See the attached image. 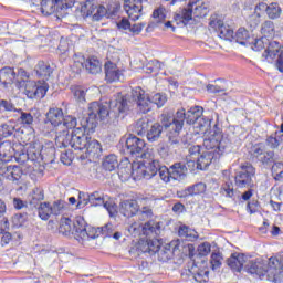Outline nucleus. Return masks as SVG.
I'll return each mask as SVG.
<instances>
[{"instance_id": "obj_1", "label": "nucleus", "mask_w": 283, "mask_h": 283, "mask_svg": "<svg viewBox=\"0 0 283 283\" xmlns=\"http://www.w3.org/2000/svg\"><path fill=\"white\" fill-rule=\"evenodd\" d=\"M129 114V104L127 97L119 96L105 106L98 102H92L88 105V116L81 119L82 128H76L70 134L62 130L56 134L55 144L57 147H72L75 151L85 150V157L88 160H98L103 154V146L96 139L85 135V132L96 129L98 120H112L125 118Z\"/></svg>"}, {"instance_id": "obj_2", "label": "nucleus", "mask_w": 283, "mask_h": 283, "mask_svg": "<svg viewBox=\"0 0 283 283\" xmlns=\"http://www.w3.org/2000/svg\"><path fill=\"white\" fill-rule=\"evenodd\" d=\"M81 11L85 17H93V21H101L103 17H116L120 11V2L116 0H103L98 4L96 0H86Z\"/></svg>"}, {"instance_id": "obj_3", "label": "nucleus", "mask_w": 283, "mask_h": 283, "mask_svg": "<svg viewBox=\"0 0 283 283\" xmlns=\"http://www.w3.org/2000/svg\"><path fill=\"white\" fill-rule=\"evenodd\" d=\"M202 114H205V108L202 106H192L187 112L185 108L177 111L174 118L175 133L174 135H168L169 143L171 145H178V143H180V132H182V127H185V120L187 125H196V123L202 118Z\"/></svg>"}, {"instance_id": "obj_4", "label": "nucleus", "mask_w": 283, "mask_h": 283, "mask_svg": "<svg viewBox=\"0 0 283 283\" xmlns=\"http://www.w3.org/2000/svg\"><path fill=\"white\" fill-rule=\"evenodd\" d=\"M132 96L134 101H136L137 107L142 114H149V112H151L153 103L157 105V107H163V105L167 103V97L160 93L155 94L151 101L149 95L140 86H137L132 91Z\"/></svg>"}, {"instance_id": "obj_5", "label": "nucleus", "mask_w": 283, "mask_h": 283, "mask_svg": "<svg viewBox=\"0 0 283 283\" xmlns=\"http://www.w3.org/2000/svg\"><path fill=\"white\" fill-rule=\"evenodd\" d=\"M77 224H82V227L77 230L76 240L82 244L84 242H88V240H96L99 235H103V238H112V224H106L102 228H94L92 226H87L85 219H80Z\"/></svg>"}, {"instance_id": "obj_6", "label": "nucleus", "mask_w": 283, "mask_h": 283, "mask_svg": "<svg viewBox=\"0 0 283 283\" xmlns=\"http://www.w3.org/2000/svg\"><path fill=\"white\" fill-rule=\"evenodd\" d=\"M203 147L207 151H216L220 157L231 149V139L224 137L221 132L213 130L210 136L203 139Z\"/></svg>"}, {"instance_id": "obj_7", "label": "nucleus", "mask_w": 283, "mask_h": 283, "mask_svg": "<svg viewBox=\"0 0 283 283\" xmlns=\"http://www.w3.org/2000/svg\"><path fill=\"white\" fill-rule=\"evenodd\" d=\"M241 171L237 172L234 176V185L239 189H244L247 187H250V189H253L255 187V184L253 182V179L255 178V168L253 167V164L245 161L240 165Z\"/></svg>"}, {"instance_id": "obj_8", "label": "nucleus", "mask_w": 283, "mask_h": 283, "mask_svg": "<svg viewBox=\"0 0 283 283\" xmlns=\"http://www.w3.org/2000/svg\"><path fill=\"white\" fill-rule=\"evenodd\" d=\"M20 85L24 87V94L28 98H44L48 94V86L38 85L34 81H22Z\"/></svg>"}, {"instance_id": "obj_9", "label": "nucleus", "mask_w": 283, "mask_h": 283, "mask_svg": "<svg viewBox=\"0 0 283 283\" xmlns=\"http://www.w3.org/2000/svg\"><path fill=\"white\" fill-rule=\"evenodd\" d=\"M207 14H209V3L201 2L190 10H182L181 19H184V21H191V19H205Z\"/></svg>"}, {"instance_id": "obj_10", "label": "nucleus", "mask_w": 283, "mask_h": 283, "mask_svg": "<svg viewBox=\"0 0 283 283\" xmlns=\"http://www.w3.org/2000/svg\"><path fill=\"white\" fill-rule=\"evenodd\" d=\"M143 1L147 0H124V10L130 21H138L143 17Z\"/></svg>"}, {"instance_id": "obj_11", "label": "nucleus", "mask_w": 283, "mask_h": 283, "mask_svg": "<svg viewBox=\"0 0 283 283\" xmlns=\"http://www.w3.org/2000/svg\"><path fill=\"white\" fill-rule=\"evenodd\" d=\"M209 28L217 32L219 39L223 41H232L233 40V30L229 29V27L224 25L222 20L212 19L209 22Z\"/></svg>"}, {"instance_id": "obj_12", "label": "nucleus", "mask_w": 283, "mask_h": 283, "mask_svg": "<svg viewBox=\"0 0 283 283\" xmlns=\"http://www.w3.org/2000/svg\"><path fill=\"white\" fill-rule=\"evenodd\" d=\"M64 116L63 108L51 107L45 114L44 123L45 125L49 123L52 127H61Z\"/></svg>"}, {"instance_id": "obj_13", "label": "nucleus", "mask_w": 283, "mask_h": 283, "mask_svg": "<svg viewBox=\"0 0 283 283\" xmlns=\"http://www.w3.org/2000/svg\"><path fill=\"white\" fill-rule=\"evenodd\" d=\"M218 158H220V153L207 149L202 150L197 159V169L205 171V169H207V167H209L213 160H218Z\"/></svg>"}, {"instance_id": "obj_14", "label": "nucleus", "mask_w": 283, "mask_h": 283, "mask_svg": "<svg viewBox=\"0 0 283 283\" xmlns=\"http://www.w3.org/2000/svg\"><path fill=\"white\" fill-rule=\"evenodd\" d=\"M147 144L144 139H140L134 135H129L126 139V149L130 154V156H136V154H143V149Z\"/></svg>"}, {"instance_id": "obj_15", "label": "nucleus", "mask_w": 283, "mask_h": 283, "mask_svg": "<svg viewBox=\"0 0 283 283\" xmlns=\"http://www.w3.org/2000/svg\"><path fill=\"white\" fill-rule=\"evenodd\" d=\"M119 211L125 218H134L140 211V206L136 199H127L120 202Z\"/></svg>"}, {"instance_id": "obj_16", "label": "nucleus", "mask_w": 283, "mask_h": 283, "mask_svg": "<svg viewBox=\"0 0 283 283\" xmlns=\"http://www.w3.org/2000/svg\"><path fill=\"white\" fill-rule=\"evenodd\" d=\"M160 247H163V242L156 238L154 239H143L139 242V249L143 253H149L150 255H155L160 251Z\"/></svg>"}, {"instance_id": "obj_17", "label": "nucleus", "mask_w": 283, "mask_h": 283, "mask_svg": "<svg viewBox=\"0 0 283 283\" xmlns=\"http://www.w3.org/2000/svg\"><path fill=\"white\" fill-rule=\"evenodd\" d=\"M282 52V44H280V42L269 40L263 56L269 63H273V61H277V54L280 56Z\"/></svg>"}, {"instance_id": "obj_18", "label": "nucleus", "mask_w": 283, "mask_h": 283, "mask_svg": "<svg viewBox=\"0 0 283 283\" xmlns=\"http://www.w3.org/2000/svg\"><path fill=\"white\" fill-rule=\"evenodd\" d=\"M2 176L7 178V180H11L12 182H17L19 185V180H21L23 176V169L17 165L4 166L1 168Z\"/></svg>"}, {"instance_id": "obj_19", "label": "nucleus", "mask_w": 283, "mask_h": 283, "mask_svg": "<svg viewBox=\"0 0 283 283\" xmlns=\"http://www.w3.org/2000/svg\"><path fill=\"white\" fill-rule=\"evenodd\" d=\"M104 70L107 83H117V81H120V76H123V71H120V69H118V65H116L114 62H106L104 65Z\"/></svg>"}, {"instance_id": "obj_20", "label": "nucleus", "mask_w": 283, "mask_h": 283, "mask_svg": "<svg viewBox=\"0 0 283 283\" xmlns=\"http://www.w3.org/2000/svg\"><path fill=\"white\" fill-rule=\"evenodd\" d=\"M34 72L39 78H42V81H50V77L54 74V69H52L50 62L41 60L36 63Z\"/></svg>"}, {"instance_id": "obj_21", "label": "nucleus", "mask_w": 283, "mask_h": 283, "mask_svg": "<svg viewBox=\"0 0 283 283\" xmlns=\"http://www.w3.org/2000/svg\"><path fill=\"white\" fill-rule=\"evenodd\" d=\"M247 263V259L244 254L241 253H232L228 259L227 264L234 273H241L244 269V264Z\"/></svg>"}, {"instance_id": "obj_22", "label": "nucleus", "mask_w": 283, "mask_h": 283, "mask_svg": "<svg viewBox=\"0 0 283 283\" xmlns=\"http://www.w3.org/2000/svg\"><path fill=\"white\" fill-rule=\"evenodd\" d=\"M211 123H213V118L200 117L198 119V123H196L193 126L195 134L203 136H207V134H211Z\"/></svg>"}, {"instance_id": "obj_23", "label": "nucleus", "mask_w": 283, "mask_h": 283, "mask_svg": "<svg viewBox=\"0 0 283 283\" xmlns=\"http://www.w3.org/2000/svg\"><path fill=\"white\" fill-rule=\"evenodd\" d=\"M14 78H17V72L13 67L4 66L0 70V85L8 87L14 83Z\"/></svg>"}, {"instance_id": "obj_24", "label": "nucleus", "mask_w": 283, "mask_h": 283, "mask_svg": "<svg viewBox=\"0 0 283 283\" xmlns=\"http://www.w3.org/2000/svg\"><path fill=\"white\" fill-rule=\"evenodd\" d=\"M207 191V184L198 182L190 187H187L181 191L180 198H188L189 196H202Z\"/></svg>"}, {"instance_id": "obj_25", "label": "nucleus", "mask_w": 283, "mask_h": 283, "mask_svg": "<svg viewBox=\"0 0 283 283\" xmlns=\"http://www.w3.org/2000/svg\"><path fill=\"white\" fill-rule=\"evenodd\" d=\"M129 176H132L134 180H143L144 178H147L145 172V163L143 161L133 163L132 171L127 172L125 178H129Z\"/></svg>"}, {"instance_id": "obj_26", "label": "nucleus", "mask_w": 283, "mask_h": 283, "mask_svg": "<svg viewBox=\"0 0 283 283\" xmlns=\"http://www.w3.org/2000/svg\"><path fill=\"white\" fill-rule=\"evenodd\" d=\"M84 70H86L88 74H101L103 70L101 60L94 55L86 57Z\"/></svg>"}, {"instance_id": "obj_27", "label": "nucleus", "mask_w": 283, "mask_h": 283, "mask_svg": "<svg viewBox=\"0 0 283 283\" xmlns=\"http://www.w3.org/2000/svg\"><path fill=\"white\" fill-rule=\"evenodd\" d=\"M276 160H277V157L275 156V151L266 149V146H265V148H263V151L261 153L259 158H256L255 163H260L264 167H269L273 165V163H275Z\"/></svg>"}, {"instance_id": "obj_28", "label": "nucleus", "mask_w": 283, "mask_h": 283, "mask_svg": "<svg viewBox=\"0 0 283 283\" xmlns=\"http://www.w3.org/2000/svg\"><path fill=\"white\" fill-rule=\"evenodd\" d=\"M163 136V126L159 123L150 124V128L146 133V138L148 143H157Z\"/></svg>"}, {"instance_id": "obj_29", "label": "nucleus", "mask_w": 283, "mask_h": 283, "mask_svg": "<svg viewBox=\"0 0 283 283\" xmlns=\"http://www.w3.org/2000/svg\"><path fill=\"white\" fill-rule=\"evenodd\" d=\"M192 275L193 280L197 281L198 283L209 282V269L207 268V265L192 268Z\"/></svg>"}, {"instance_id": "obj_30", "label": "nucleus", "mask_w": 283, "mask_h": 283, "mask_svg": "<svg viewBox=\"0 0 283 283\" xmlns=\"http://www.w3.org/2000/svg\"><path fill=\"white\" fill-rule=\"evenodd\" d=\"M170 172L172 175V180H181L187 176V166L182 163H177L170 166Z\"/></svg>"}, {"instance_id": "obj_31", "label": "nucleus", "mask_w": 283, "mask_h": 283, "mask_svg": "<svg viewBox=\"0 0 283 283\" xmlns=\"http://www.w3.org/2000/svg\"><path fill=\"white\" fill-rule=\"evenodd\" d=\"M237 43L240 45H251V41H253V36L251 33L244 28H240L235 33Z\"/></svg>"}, {"instance_id": "obj_32", "label": "nucleus", "mask_w": 283, "mask_h": 283, "mask_svg": "<svg viewBox=\"0 0 283 283\" xmlns=\"http://www.w3.org/2000/svg\"><path fill=\"white\" fill-rule=\"evenodd\" d=\"M54 213V208L50 202H42L38 208V216L41 220H50L51 216Z\"/></svg>"}, {"instance_id": "obj_33", "label": "nucleus", "mask_w": 283, "mask_h": 283, "mask_svg": "<svg viewBox=\"0 0 283 283\" xmlns=\"http://www.w3.org/2000/svg\"><path fill=\"white\" fill-rule=\"evenodd\" d=\"M153 123L150 122L149 118L144 117L137 120L135 130L138 136H146L147 132L151 127Z\"/></svg>"}, {"instance_id": "obj_34", "label": "nucleus", "mask_w": 283, "mask_h": 283, "mask_svg": "<svg viewBox=\"0 0 283 283\" xmlns=\"http://www.w3.org/2000/svg\"><path fill=\"white\" fill-rule=\"evenodd\" d=\"M265 147L266 144L262 142L252 144L248 149V155L250 156L251 160L256 161L259 156L262 155V151H264Z\"/></svg>"}, {"instance_id": "obj_35", "label": "nucleus", "mask_w": 283, "mask_h": 283, "mask_svg": "<svg viewBox=\"0 0 283 283\" xmlns=\"http://www.w3.org/2000/svg\"><path fill=\"white\" fill-rule=\"evenodd\" d=\"M102 167L105 171H114L118 167V157L108 155L104 158Z\"/></svg>"}, {"instance_id": "obj_36", "label": "nucleus", "mask_w": 283, "mask_h": 283, "mask_svg": "<svg viewBox=\"0 0 283 283\" xmlns=\"http://www.w3.org/2000/svg\"><path fill=\"white\" fill-rule=\"evenodd\" d=\"M159 169H160V161L155 160V159L149 161L148 165H145L146 180L154 178V176H156V174H158Z\"/></svg>"}, {"instance_id": "obj_37", "label": "nucleus", "mask_w": 283, "mask_h": 283, "mask_svg": "<svg viewBox=\"0 0 283 283\" xmlns=\"http://www.w3.org/2000/svg\"><path fill=\"white\" fill-rule=\"evenodd\" d=\"M261 34L265 36V39H273L275 36V23L271 20H266L261 25Z\"/></svg>"}, {"instance_id": "obj_38", "label": "nucleus", "mask_w": 283, "mask_h": 283, "mask_svg": "<svg viewBox=\"0 0 283 283\" xmlns=\"http://www.w3.org/2000/svg\"><path fill=\"white\" fill-rule=\"evenodd\" d=\"M74 229V222L70 218H62L60 221L59 233L62 235H70Z\"/></svg>"}, {"instance_id": "obj_39", "label": "nucleus", "mask_w": 283, "mask_h": 283, "mask_svg": "<svg viewBox=\"0 0 283 283\" xmlns=\"http://www.w3.org/2000/svg\"><path fill=\"white\" fill-rule=\"evenodd\" d=\"M266 15L272 20L280 19L282 17V7L277 2H272L268 6Z\"/></svg>"}, {"instance_id": "obj_40", "label": "nucleus", "mask_w": 283, "mask_h": 283, "mask_svg": "<svg viewBox=\"0 0 283 283\" xmlns=\"http://www.w3.org/2000/svg\"><path fill=\"white\" fill-rule=\"evenodd\" d=\"M251 49L254 52H262V50H264V48H266V45H269V38L266 36H261L259 39L253 38V40H251Z\"/></svg>"}, {"instance_id": "obj_41", "label": "nucleus", "mask_w": 283, "mask_h": 283, "mask_svg": "<svg viewBox=\"0 0 283 283\" xmlns=\"http://www.w3.org/2000/svg\"><path fill=\"white\" fill-rule=\"evenodd\" d=\"M85 62H86L85 56L74 55L73 64H72L73 72H75V74H81V72H83V70H85Z\"/></svg>"}, {"instance_id": "obj_42", "label": "nucleus", "mask_w": 283, "mask_h": 283, "mask_svg": "<svg viewBox=\"0 0 283 283\" xmlns=\"http://www.w3.org/2000/svg\"><path fill=\"white\" fill-rule=\"evenodd\" d=\"M248 273L251 275H258V277H264L266 275V270L258 262H251L248 268Z\"/></svg>"}, {"instance_id": "obj_43", "label": "nucleus", "mask_w": 283, "mask_h": 283, "mask_svg": "<svg viewBox=\"0 0 283 283\" xmlns=\"http://www.w3.org/2000/svg\"><path fill=\"white\" fill-rule=\"evenodd\" d=\"M71 92L75 101H77V103H85V96L87 94V91H85L83 86H78V85L72 86Z\"/></svg>"}, {"instance_id": "obj_44", "label": "nucleus", "mask_w": 283, "mask_h": 283, "mask_svg": "<svg viewBox=\"0 0 283 283\" xmlns=\"http://www.w3.org/2000/svg\"><path fill=\"white\" fill-rule=\"evenodd\" d=\"M160 126L163 127V129H169V128L171 129L167 134L168 140H169V134H171L172 136H174V134H176V123H174V119H171V117L164 115Z\"/></svg>"}, {"instance_id": "obj_45", "label": "nucleus", "mask_w": 283, "mask_h": 283, "mask_svg": "<svg viewBox=\"0 0 283 283\" xmlns=\"http://www.w3.org/2000/svg\"><path fill=\"white\" fill-rule=\"evenodd\" d=\"M158 229H160V226H158L156 221L150 220L143 226L142 231L144 235H153V233H156Z\"/></svg>"}, {"instance_id": "obj_46", "label": "nucleus", "mask_w": 283, "mask_h": 283, "mask_svg": "<svg viewBox=\"0 0 283 283\" xmlns=\"http://www.w3.org/2000/svg\"><path fill=\"white\" fill-rule=\"evenodd\" d=\"M159 178L163 182H171L174 180V176L171 175V168H167V166H159Z\"/></svg>"}, {"instance_id": "obj_47", "label": "nucleus", "mask_w": 283, "mask_h": 283, "mask_svg": "<svg viewBox=\"0 0 283 283\" xmlns=\"http://www.w3.org/2000/svg\"><path fill=\"white\" fill-rule=\"evenodd\" d=\"M11 222L15 229H21L28 222V213H17L12 217Z\"/></svg>"}, {"instance_id": "obj_48", "label": "nucleus", "mask_w": 283, "mask_h": 283, "mask_svg": "<svg viewBox=\"0 0 283 283\" xmlns=\"http://www.w3.org/2000/svg\"><path fill=\"white\" fill-rule=\"evenodd\" d=\"M272 176L274 177V180L282 182V180H283V163H273Z\"/></svg>"}, {"instance_id": "obj_49", "label": "nucleus", "mask_w": 283, "mask_h": 283, "mask_svg": "<svg viewBox=\"0 0 283 283\" xmlns=\"http://www.w3.org/2000/svg\"><path fill=\"white\" fill-rule=\"evenodd\" d=\"M178 235L180 238H186V240H193L196 238V231L187 226L179 227Z\"/></svg>"}, {"instance_id": "obj_50", "label": "nucleus", "mask_w": 283, "mask_h": 283, "mask_svg": "<svg viewBox=\"0 0 283 283\" xmlns=\"http://www.w3.org/2000/svg\"><path fill=\"white\" fill-rule=\"evenodd\" d=\"M62 125H64L66 129H73L74 132L75 129H77L76 125H78V120L72 115H64L62 119Z\"/></svg>"}, {"instance_id": "obj_51", "label": "nucleus", "mask_w": 283, "mask_h": 283, "mask_svg": "<svg viewBox=\"0 0 283 283\" xmlns=\"http://www.w3.org/2000/svg\"><path fill=\"white\" fill-rule=\"evenodd\" d=\"M220 193L226 198H234L235 197V189H233L232 182H226L220 190Z\"/></svg>"}, {"instance_id": "obj_52", "label": "nucleus", "mask_w": 283, "mask_h": 283, "mask_svg": "<svg viewBox=\"0 0 283 283\" xmlns=\"http://www.w3.org/2000/svg\"><path fill=\"white\" fill-rule=\"evenodd\" d=\"M90 200L91 202H93V205L95 207H105L107 208V203H105V199L103 198V195H101V192H93L91 196H90Z\"/></svg>"}, {"instance_id": "obj_53", "label": "nucleus", "mask_w": 283, "mask_h": 283, "mask_svg": "<svg viewBox=\"0 0 283 283\" xmlns=\"http://www.w3.org/2000/svg\"><path fill=\"white\" fill-rule=\"evenodd\" d=\"M41 12L45 17H50V14H53V12H54V3L51 0L42 1Z\"/></svg>"}, {"instance_id": "obj_54", "label": "nucleus", "mask_w": 283, "mask_h": 283, "mask_svg": "<svg viewBox=\"0 0 283 283\" xmlns=\"http://www.w3.org/2000/svg\"><path fill=\"white\" fill-rule=\"evenodd\" d=\"M19 122L21 123V125L30 126L32 125V123H34V116H32V113H25L20 109Z\"/></svg>"}, {"instance_id": "obj_55", "label": "nucleus", "mask_w": 283, "mask_h": 283, "mask_svg": "<svg viewBox=\"0 0 283 283\" xmlns=\"http://www.w3.org/2000/svg\"><path fill=\"white\" fill-rule=\"evenodd\" d=\"M12 134H14V126H12L10 124H2L0 126V136L2 138H10V136H12Z\"/></svg>"}, {"instance_id": "obj_56", "label": "nucleus", "mask_w": 283, "mask_h": 283, "mask_svg": "<svg viewBox=\"0 0 283 283\" xmlns=\"http://www.w3.org/2000/svg\"><path fill=\"white\" fill-rule=\"evenodd\" d=\"M270 147V149H277L280 147V139L277 138V134L270 135L265 139V147Z\"/></svg>"}, {"instance_id": "obj_57", "label": "nucleus", "mask_w": 283, "mask_h": 283, "mask_svg": "<svg viewBox=\"0 0 283 283\" xmlns=\"http://www.w3.org/2000/svg\"><path fill=\"white\" fill-rule=\"evenodd\" d=\"M60 160L63 165L70 166L74 163V154L72 150H65L61 154Z\"/></svg>"}, {"instance_id": "obj_58", "label": "nucleus", "mask_w": 283, "mask_h": 283, "mask_svg": "<svg viewBox=\"0 0 283 283\" xmlns=\"http://www.w3.org/2000/svg\"><path fill=\"white\" fill-rule=\"evenodd\" d=\"M210 263L213 270L222 266V254L213 252L211 254Z\"/></svg>"}, {"instance_id": "obj_59", "label": "nucleus", "mask_w": 283, "mask_h": 283, "mask_svg": "<svg viewBox=\"0 0 283 283\" xmlns=\"http://www.w3.org/2000/svg\"><path fill=\"white\" fill-rule=\"evenodd\" d=\"M167 15L165 14V8L163 7L155 9L153 12V19H155L156 23H163Z\"/></svg>"}, {"instance_id": "obj_60", "label": "nucleus", "mask_w": 283, "mask_h": 283, "mask_svg": "<svg viewBox=\"0 0 283 283\" xmlns=\"http://www.w3.org/2000/svg\"><path fill=\"white\" fill-rule=\"evenodd\" d=\"M197 251L198 255L206 258V255L211 253V244L209 242H203L198 247Z\"/></svg>"}, {"instance_id": "obj_61", "label": "nucleus", "mask_w": 283, "mask_h": 283, "mask_svg": "<svg viewBox=\"0 0 283 283\" xmlns=\"http://www.w3.org/2000/svg\"><path fill=\"white\" fill-rule=\"evenodd\" d=\"M247 211H248V213H250V216H253V213H258L260 211V201L252 200V201L248 202Z\"/></svg>"}, {"instance_id": "obj_62", "label": "nucleus", "mask_w": 283, "mask_h": 283, "mask_svg": "<svg viewBox=\"0 0 283 283\" xmlns=\"http://www.w3.org/2000/svg\"><path fill=\"white\" fill-rule=\"evenodd\" d=\"M8 229H10V221L8 220V218L1 216L0 217V234L6 233Z\"/></svg>"}, {"instance_id": "obj_63", "label": "nucleus", "mask_w": 283, "mask_h": 283, "mask_svg": "<svg viewBox=\"0 0 283 283\" xmlns=\"http://www.w3.org/2000/svg\"><path fill=\"white\" fill-rule=\"evenodd\" d=\"M118 30H130L132 29V22H129V19L123 18L118 23H117Z\"/></svg>"}, {"instance_id": "obj_64", "label": "nucleus", "mask_w": 283, "mask_h": 283, "mask_svg": "<svg viewBox=\"0 0 283 283\" xmlns=\"http://www.w3.org/2000/svg\"><path fill=\"white\" fill-rule=\"evenodd\" d=\"M274 65L276 67V70L283 74V51H281V53L279 54L276 61H274Z\"/></svg>"}]
</instances>
